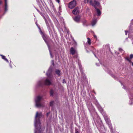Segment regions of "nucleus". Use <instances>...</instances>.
Segmentation results:
<instances>
[{
	"mask_svg": "<svg viewBox=\"0 0 133 133\" xmlns=\"http://www.w3.org/2000/svg\"><path fill=\"white\" fill-rule=\"evenodd\" d=\"M41 113H38V112H36V114L35 116L36 121L35 122V126L36 128V130L37 129V127L38 125L39 127V128L40 127V123L39 122H37L36 120L38 118H39L41 115ZM35 133H37L36 130L35 131Z\"/></svg>",
	"mask_w": 133,
	"mask_h": 133,
	"instance_id": "obj_1",
	"label": "nucleus"
},
{
	"mask_svg": "<svg viewBox=\"0 0 133 133\" xmlns=\"http://www.w3.org/2000/svg\"><path fill=\"white\" fill-rule=\"evenodd\" d=\"M42 97L40 96H38L35 99V102L36 103V106L37 107H44V105L42 104L40 102V101L41 100Z\"/></svg>",
	"mask_w": 133,
	"mask_h": 133,
	"instance_id": "obj_2",
	"label": "nucleus"
},
{
	"mask_svg": "<svg viewBox=\"0 0 133 133\" xmlns=\"http://www.w3.org/2000/svg\"><path fill=\"white\" fill-rule=\"evenodd\" d=\"M84 2L85 3H89L91 4L95 8L96 6H98L99 4L98 2L95 0H94L93 2L91 0H84Z\"/></svg>",
	"mask_w": 133,
	"mask_h": 133,
	"instance_id": "obj_3",
	"label": "nucleus"
},
{
	"mask_svg": "<svg viewBox=\"0 0 133 133\" xmlns=\"http://www.w3.org/2000/svg\"><path fill=\"white\" fill-rule=\"evenodd\" d=\"M76 5V2L75 0L70 2L69 4V7L71 9H72L75 7Z\"/></svg>",
	"mask_w": 133,
	"mask_h": 133,
	"instance_id": "obj_4",
	"label": "nucleus"
},
{
	"mask_svg": "<svg viewBox=\"0 0 133 133\" xmlns=\"http://www.w3.org/2000/svg\"><path fill=\"white\" fill-rule=\"evenodd\" d=\"M70 52V54H71L72 55H74L77 53L76 50L73 47L71 48Z\"/></svg>",
	"mask_w": 133,
	"mask_h": 133,
	"instance_id": "obj_5",
	"label": "nucleus"
},
{
	"mask_svg": "<svg viewBox=\"0 0 133 133\" xmlns=\"http://www.w3.org/2000/svg\"><path fill=\"white\" fill-rule=\"evenodd\" d=\"M79 10L78 8H76L72 11V13L75 15H77L79 13Z\"/></svg>",
	"mask_w": 133,
	"mask_h": 133,
	"instance_id": "obj_6",
	"label": "nucleus"
},
{
	"mask_svg": "<svg viewBox=\"0 0 133 133\" xmlns=\"http://www.w3.org/2000/svg\"><path fill=\"white\" fill-rule=\"evenodd\" d=\"M45 83L46 85H50L51 84V83L48 79H46L45 81Z\"/></svg>",
	"mask_w": 133,
	"mask_h": 133,
	"instance_id": "obj_7",
	"label": "nucleus"
},
{
	"mask_svg": "<svg viewBox=\"0 0 133 133\" xmlns=\"http://www.w3.org/2000/svg\"><path fill=\"white\" fill-rule=\"evenodd\" d=\"M80 17L79 16H77L74 18V20L75 21L78 22L79 21Z\"/></svg>",
	"mask_w": 133,
	"mask_h": 133,
	"instance_id": "obj_8",
	"label": "nucleus"
},
{
	"mask_svg": "<svg viewBox=\"0 0 133 133\" xmlns=\"http://www.w3.org/2000/svg\"><path fill=\"white\" fill-rule=\"evenodd\" d=\"M99 4L98 6H96V8H95V9H96L97 13V14L98 16H99L101 14V11H100V10L99 9H97L96 8V7L97 6H99Z\"/></svg>",
	"mask_w": 133,
	"mask_h": 133,
	"instance_id": "obj_9",
	"label": "nucleus"
},
{
	"mask_svg": "<svg viewBox=\"0 0 133 133\" xmlns=\"http://www.w3.org/2000/svg\"><path fill=\"white\" fill-rule=\"evenodd\" d=\"M133 58V55L131 54L130 55V58H129L128 57L126 58V59L129 61V62H131V59Z\"/></svg>",
	"mask_w": 133,
	"mask_h": 133,
	"instance_id": "obj_10",
	"label": "nucleus"
},
{
	"mask_svg": "<svg viewBox=\"0 0 133 133\" xmlns=\"http://www.w3.org/2000/svg\"><path fill=\"white\" fill-rule=\"evenodd\" d=\"M1 56H2V59H4L7 62L8 61V60L6 58L5 56H3L2 55H1Z\"/></svg>",
	"mask_w": 133,
	"mask_h": 133,
	"instance_id": "obj_11",
	"label": "nucleus"
},
{
	"mask_svg": "<svg viewBox=\"0 0 133 133\" xmlns=\"http://www.w3.org/2000/svg\"><path fill=\"white\" fill-rule=\"evenodd\" d=\"M60 71L59 70H56V71L55 72L57 74L58 76H60Z\"/></svg>",
	"mask_w": 133,
	"mask_h": 133,
	"instance_id": "obj_12",
	"label": "nucleus"
},
{
	"mask_svg": "<svg viewBox=\"0 0 133 133\" xmlns=\"http://www.w3.org/2000/svg\"><path fill=\"white\" fill-rule=\"evenodd\" d=\"M96 20H93L92 22V26L94 25L96 23Z\"/></svg>",
	"mask_w": 133,
	"mask_h": 133,
	"instance_id": "obj_13",
	"label": "nucleus"
},
{
	"mask_svg": "<svg viewBox=\"0 0 133 133\" xmlns=\"http://www.w3.org/2000/svg\"><path fill=\"white\" fill-rule=\"evenodd\" d=\"M87 39H88V41H87L89 45H90L91 44L90 39L89 38H87Z\"/></svg>",
	"mask_w": 133,
	"mask_h": 133,
	"instance_id": "obj_14",
	"label": "nucleus"
},
{
	"mask_svg": "<svg viewBox=\"0 0 133 133\" xmlns=\"http://www.w3.org/2000/svg\"><path fill=\"white\" fill-rule=\"evenodd\" d=\"M7 4H5V11H6L7 10Z\"/></svg>",
	"mask_w": 133,
	"mask_h": 133,
	"instance_id": "obj_15",
	"label": "nucleus"
},
{
	"mask_svg": "<svg viewBox=\"0 0 133 133\" xmlns=\"http://www.w3.org/2000/svg\"><path fill=\"white\" fill-rule=\"evenodd\" d=\"M54 103V101H51L50 103V106H53Z\"/></svg>",
	"mask_w": 133,
	"mask_h": 133,
	"instance_id": "obj_16",
	"label": "nucleus"
},
{
	"mask_svg": "<svg viewBox=\"0 0 133 133\" xmlns=\"http://www.w3.org/2000/svg\"><path fill=\"white\" fill-rule=\"evenodd\" d=\"M54 91L52 90H51L50 91V95L51 96H52L53 94Z\"/></svg>",
	"mask_w": 133,
	"mask_h": 133,
	"instance_id": "obj_17",
	"label": "nucleus"
},
{
	"mask_svg": "<svg viewBox=\"0 0 133 133\" xmlns=\"http://www.w3.org/2000/svg\"><path fill=\"white\" fill-rule=\"evenodd\" d=\"M66 83V82L65 81V79H63V83Z\"/></svg>",
	"mask_w": 133,
	"mask_h": 133,
	"instance_id": "obj_18",
	"label": "nucleus"
},
{
	"mask_svg": "<svg viewBox=\"0 0 133 133\" xmlns=\"http://www.w3.org/2000/svg\"><path fill=\"white\" fill-rule=\"evenodd\" d=\"M119 50L120 51H121V52L123 50L121 48H119Z\"/></svg>",
	"mask_w": 133,
	"mask_h": 133,
	"instance_id": "obj_19",
	"label": "nucleus"
},
{
	"mask_svg": "<svg viewBox=\"0 0 133 133\" xmlns=\"http://www.w3.org/2000/svg\"><path fill=\"white\" fill-rule=\"evenodd\" d=\"M5 1V4H7V0H4Z\"/></svg>",
	"mask_w": 133,
	"mask_h": 133,
	"instance_id": "obj_20",
	"label": "nucleus"
},
{
	"mask_svg": "<svg viewBox=\"0 0 133 133\" xmlns=\"http://www.w3.org/2000/svg\"><path fill=\"white\" fill-rule=\"evenodd\" d=\"M56 0L57 1V2L58 3H59V2H60L59 0Z\"/></svg>",
	"mask_w": 133,
	"mask_h": 133,
	"instance_id": "obj_21",
	"label": "nucleus"
},
{
	"mask_svg": "<svg viewBox=\"0 0 133 133\" xmlns=\"http://www.w3.org/2000/svg\"><path fill=\"white\" fill-rule=\"evenodd\" d=\"M2 3V1H0V4H1Z\"/></svg>",
	"mask_w": 133,
	"mask_h": 133,
	"instance_id": "obj_22",
	"label": "nucleus"
},
{
	"mask_svg": "<svg viewBox=\"0 0 133 133\" xmlns=\"http://www.w3.org/2000/svg\"><path fill=\"white\" fill-rule=\"evenodd\" d=\"M75 133H79V132L78 131H77Z\"/></svg>",
	"mask_w": 133,
	"mask_h": 133,
	"instance_id": "obj_23",
	"label": "nucleus"
},
{
	"mask_svg": "<svg viewBox=\"0 0 133 133\" xmlns=\"http://www.w3.org/2000/svg\"><path fill=\"white\" fill-rule=\"evenodd\" d=\"M94 37L95 38H96V35H94Z\"/></svg>",
	"mask_w": 133,
	"mask_h": 133,
	"instance_id": "obj_24",
	"label": "nucleus"
},
{
	"mask_svg": "<svg viewBox=\"0 0 133 133\" xmlns=\"http://www.w3.org/2000/svg\"><path fill=\"white\" fill-rule=\"evenodd\" d=\"M87 10H88V11L89 10V9L88 8Z\"/></svg>",
	"mask_w": 133,
	"mask_h": 133,
	"instance_id": "obj_25",
	"label": "nucleus"
},
{
	"mask_svg": "<svg viewBox=\"0 0 133 133\" xmlns=\"http://www.w3.org/2000/svg\"><path fill=\"white\" fill-rule=\"evenodd\" d=\"M87 21H84V23H85Z\"/></svg>",
	"mask_w": 133,
	"mask_h": 133,
	"instance_id": "obj_26",
	"label": "nucleus"
},
{
	"mask_svg": "<svg viewBox=\"0 0 133 133\" xmlns=\"http://www.w3.org/2000/svg\"><path fill=\"white\" fill-rule=\"evenodd\" d=\"M132 66H133V62L132 63Z\"/></svg>",
	"mask_w": 133,
	"mask_h": 133,
	"instance_id": "obj_27",
	"label": "nucleus"
},
{
	"mask_svg": "<svg viewBox=\"0 0 133 133\" xmlns=\"http://www.w3.org/2000/svg\"><path fill=\"white\" fill-rule=\"evenodd\" d=\"M48 114H47V115H48Z\"/></svg>",
	"mask_w": 133,
	"mask_h": 133,
	"instance_id": "obj_28",
	"label": "nucleus"
}]
</instances>
